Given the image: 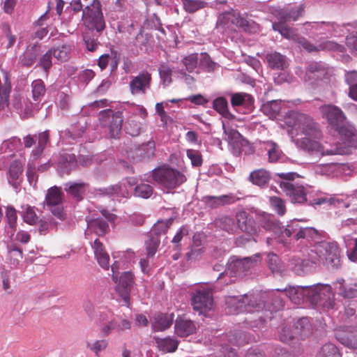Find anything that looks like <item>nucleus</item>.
<instances>
[{
    "label": "nucleus",
    "mask_w": 357,
    "mask_h": 357,
    "mask_svg": "<svg viewBox=\"0 0 357 357\" xmlns=\"http://www.w3.org/2000/svg\"><path fill=\"white\" fill-rule=\"evenodd\" d=\"M286 123L301 135L296 139V145L300 149L321 155H342L345 151L337 144H330L327 142L321 143L323 135L319 125L309 116L292 112L286 119Z\"/></svg>",
    "instance_id": "obj_1"
},
{
    "label": "nucleus",
    "mask_w": 357,
    "mask_h": 357,
    "mask_svg": "<svg viewBox=\"0 0 357 357\" xmlns=\"http://www.w3.org/2000/svg\"><path fill=\"white\" fill-rule=\"evenodd\" d=\"M82 19L86 26L83 33V40L89 51H94L99 45V34L105 28V22L99 0H93L82 12Z\"/></svg>",
    "instance_id": "obj_2"
},
{
    "label": "nucleus",
    "mask_w": 357,
    "mask_h": 357,
    "mask_svg": "<svg viewBox=\"0 0 357 357\" xmlns=\"http://www.w3.org/2000/svg\"><path fill=\"white\" fill-rule=\"evenodd\" d=\"M306 291L307 296L313 303L322 302V305L327 308H333V294L329 285H317L312 287L295 288L289 287L284 290L278 289L284 296H287L293 303L299 304L303 299L302 291Z\"/></svg>",
    "instance_id": "obj_3"
},
{
    "label": "nucleus",
    "mask_w": 357,
    "mask_h": 357,
    "mask_svg": "<svg viewBox=\"0 0 357 357\" xmlns=\"http://www.w3.org/2000/svg\"><path fill=\"white\" fill-rule=\"evenodd\" d=\"M227 313L239 314L241 312L259 314L264 307V303L259 296L253 294H245L240 296H228L226 298Z\"/></svg>",
    "instance_id": "obj_4"
},
{
    "label": "nucleus",
    "mask_w": 357,
    "mask_h": 357,
    "mask_svg": "<svg viewBox=\"0 0 357 357\" xmlns=\"http://www.w3.org/2000/svg\"><path fill=\"white\" fill-rule=\"evenodd\" d=\"M322 112L332 129L341 137H349L354 135L353 128L347 122L343 112L336 106L326 105Z\"/></svg>",
    "instance_id": "obj_5"
},
{
    "label": "nucleus",
    "mask_w": 357,
    "mask_h": 357,
    "mask_svg": "<svg viewBox=\"0 0 357 357\" xmlns=\"http://www.w3.org/2000/svg\"><path fill=\"white\" fill-rule=\"evenodd\" d=\"M154 181L167 189H174L186 181L185 176L169 166H161L152 171Z\"/></svg>",
    "instance_id": "obj_6"
},
{
    "label": "nucleus",
    "mask_w": 357,
    "mask_h": 357,
    "mask_svg": "<svg viewBox=\"0 0 357 357\" xmlns=\"http://www.w3.org/2000/svg\"><path fill=\"white\" fill-rule=\"evenodd\" d=\"M314 252L318 256L317 260L328 268L337 269L341 266L340 251L336 244L327 242L319 243L314 246Z\"/></svg>",
    "instance_id": "obj_7"
},
{
    "label": "nucleus",
    "mask_w": 357,
    "mask_h": 357,
    "mask_svg": "<svg viewBox=\"0 0 357 357\" xmlns=\"http://www.w3.org/2000/svg\"><path fill=\"white\" fill-rule=\"evenodd\" d=\"M100 320L102 322L100 333L103 337L108 336L112 331H123L131 328V322L119 316H114L111 312H102L100 315Z\"/></svg>",
    "instance_id": "obj_8"
},
{
    "label": "nucleus",
    "mask_w": 357,
    "mask_h": 357,
    "mask_svg": "<svg viewBox=\"0 0 357 357\" xmlns=\"http://www.w3.org/2000/svg\"><path fill=\"white\" fill-rule=\"evenodd\" d=\"M98 119L104 127L109 123V132L112 138L116 139L119 137L123 121L121 112H113L110 109H104L99 112Z\"/></svg>",
    "instance_id": "obj_9"
},
{
    "label": "nucleus",
    "mask_w": 357,
    "mask_h": 357,
    "mask_svg": "<svg viewBox=\"0 0 357 357\" xmlns=\"http://www.w3.org/2000/svg\"><path fill=\"white\" fill-rule=\"evenodd\" d=\"M191 304L199 314H205L213 305V292L211 289H197L192 295Z\"/></svg>",
    "instance_id": "obj_10"
},
{
    "label": "nucleus",
    "mask_w": 357,
    "mask_h": 357,
    "mask_svg": "<svg viewBox=\"0 0 357 357\" xmlns=\"http://www.w3.org/2000/svg\"><path fill=\"white\" fill-rule=\"evenodd\" d=\"M152 83L151 73L147 70L139 72L136 76L130 78L129 89L133 96L145 95L151 89Z\"/></svg>",
    "instance_id": "obj_11"
},
{
    "label": "nucleus",
    "mask_w": 357,
    "mask_h": 357,
    "mask_svg": "<svg viewBox=\"0 0 357 357\" xmlns=\"http://www.w3.org/2000/svg\"><path fill=\"white\" fill-rule=\"evenodd\" d=\"M280 187L293 204H304L307 202V190L299 184L281 181Z\"/></svg>",
    "instance_id": "obj_12"
},
{
    "label": "nucleus",
    "mask_w": 357,
    "mask_h": 357,
    "mask_svg": "<svg viewBox=\"0 0 357 357\" xmlns=\"http://www.w3.org/2000/svg\"><path fill=\"white\" fill-rule=\"evenodd\" d=\"M286 329H284L280 339L283 342H288L295 337H300L301 339L307 337L311 334L312 326L306 317H303L298 319L294 325L293 333L286 335Z\"/></svg>",
    "instance_id": "obj_13"
},
{
    "label": "nucleus",
    "mask_w": 357,
    "mask_h": 357,
    "mask_svg": "<svg viewBox=\"0 0 357 357\" xmlns=\"http://www.w3.org/2000/svg\"><path fill=\"white\" fill-rule=\"evenodd\" d=\"M134 283V275L130 271L123 272L118 278V281L116 283L117 284L116 291L128 307L130 305V294Z\"/></svg>",
    "instance_id": "obj_14"
},
{
    "label": "nucleus",
    "mask_w": 357,
    "mask_h": 357,
    "mask_svg": "<svg viewBox=\"0 0 357 357\" xmlns=\"http://www.w3.org/2000/svg\"><path fill=\"white\" fill-rule=\"evenodd\" d=\"M276 18L282 22L296 21L304 13V6L301 5L295 7H287L281 9H275L272 12Z\"/></svg>",
    "instance_id": "obj_15"
},
{
    "label": "nucleus",
    "mask_w": 357,
    "mask_h": 357,
    "mask_svg": "<svg viewBox=\"0 0 357 357\" xmlns=\"http://www.w3.org/2000/svg\"><path fill=\"white\" fill-rule=\"evenodd\" d=\"M237 222V229H239L249 234H253L257 231L255 221L252 218H249L245 211H239L236 215Z\"/></svg>",
    "instance_id": "obj_16"
},
{
    "label": "nucleus",
    "mask_w": 357,
    "mask_h": 357,
    "mask_svg": "<svg viewBox=\"0 0 357 357\" xmlns=\"http://www.w3.org/2000/svg\"><path fill=\"white\" fill-rule=\"evenodd\" d=\"M40 52V45L36 43L29 45L24 53L20 56V62L23 66L31 67L36 61Z\"/></svg>",
    "instance_id": "obj_17"
},
{
    "label": "nucleus",
    "mask_w": 357,
    "mask_h": 357,
    "mask_svg": "<svg viewBox=\"0 0 357 357\" xmlns=\"http://www.w3.org/2000/svg\"><path fill=\"white\" fill-rule=\"evenodd\" d=\"M304 24L307 26H310V29L314 30L315 33L317 35H326L328 36L337 32V25L334 22H306Z\"/></svg>",
    "instance_id": "obj_18"
},
{
    "label": "nucleus",
    "mask_w": 357,
    "mask_h": 357,
    "mask_svg": "<svg viewBox=\"0 0 357 357\" xmlns=\"http://www.w3.org/2000/svg\"><path fill=\"white\" fill-rule=\"evenodd\" d=\"M206 205L212 208H216L235 202V197L231 195H223L221 196L206 195L202 198Z\"/></svg>",
    "instance_id": "obj_19"
},
{
    "label": "nucleus",
    "mask_w": 357,
    "mask_h": 357,
    "mask_svg": "<svg viewBox=\"0 0 357 357\" xmlns=\"http://www.w3.org/2000/svg\"><path fill=\"white\" fill-rule=\"evenodd\" d=\"M86 222L89 231L99 236L105 235L109 231L108 223L102 218L86 219Z\"/></svg>",
    "instance_id": "obj_20"
},
{
    "label": "nucleus",
    "mask_w": 357,
    "mask_h": 357,
    "mask_svg": "<svg viewBox=\"0 0 357 357\" xmlns=\"http://www.w3.org/2000/svg\"><path fill=\"white\" fill-rule=\"evenodd\" d=\"M328 73V68L322 63L312 62L307 68L305 79H319Z\"/></svg>",
    "instance_id": "obj_21"
},
{
    "label": "nucleus",
    "mask_w": 357,
    "mask_h": 357,
    "mask_svg": "<svg viewBox=\"0 0 357 357\" xmlns=\"http://www.w3.org/2000/svg\"><path fill=\"white\" fill-rule=\"evenodd\" d=\"M195 324L188 319L178 318L175 323V332L180 337H187L195 332Z\"/></svg>",
    "instance_id": "obj_22"
},
{
    "label": "nucleus",
    "mask_w": 357,
    "mask_h": 357,
    "mask_svg": "<svg viewBox=\"0 0 357 357\" xmlns=\"http://www.w3.org/2000/svg\"><path fill=\"white\" fill-rule=\"evenodd\" d=\"M50 50L54 59L61 63L67 61L70 59L73 50L72 46L68 43H63Z\"/></svg>",
    "instance_id": "obj_23"
},
{
    "label": "nucleus",
    "mask_w": 357,
    "mask_h": 357,
    "mask_svg": "<svg viewBox=\"0 0 357 357\" xmlns=\"http://www.w3.org/2000/svg\"><path fill=\"white\" fill-rule=\"evenodd\" d=\"M173 314H160L154 318L152 328L154 331H163L169 328L173 323Z\"/></svg>",
    "instance_id": "obj_24"
},
{
    "label": "nucleus",
    "mask_w": 357,
    "mask_h": 357,
    "mask_svg": "<svg viewBox=\"0 0 357 357\" xmlns=\"http://www.w3.org/2000/svg\"><path fill=\"white\" fill-rule=\"evenodd\" d=\"M86 185H87L83 182H68L64 185V190L67 193L79 201L83 198V195L86 190Z\"/></svg>",
    "instance_id": "obj_25"
},
{
    "label": "nucleus",
    "mask_w": 357,
    "mask_h": 357,
    "mask_svg": "<svg viewBox=\"0 0 357 357\" xmlns=\"http://www.w3.org/2000/svg\"><path fill=\"white\" fill-rule=\"evenodd\" d=\"M271 176L268 171L264 169H259L252 171L249 176V180L254 185L262 187L266 185L270 181Z\"/></svg>",
    "instance_id": "obj_26"
},
{
    "label": "nucleus",
    "mask_w": 357,
    "mask_h": 357,
    "mask_svg": "<svg viewBox=\"0 0 357 357\" xmlns=\"http://www.w3.org/2000/svg\"><path fill=\"white\" fill-rule=\"evenodd\" d=\"M266 58L268 66L272 69L282 70L287 66L285 56L278 52L267 54Z\"/></svg>",
    "instance_id": "obj_27"
},
{
    "label": "nucleus",
    "mask_w": 357,
    "mask_h": 357,
    "mask_svg": "<svg viewBox=\"0 0 357 357\" xmlns=\"http://www.w3.org/2000/svg\"><path fill=\"white\" fill-rule=\"evenodd\" d=\"M63 193L61 188L54 186L48 189L46 196L45 202L47 206L59 205L63 202Z\"/></svg>",
    "instance_id": "obj_28"
},
{
    "label": "nucleus",
    "mask_w": 357,
    "mask_h": 357,
    "mask_svg": "<svg viewBox=\"0 0 357 357\" xmlns=\"http://www.w3.org/2000/svg\"><path fill=\"white\" fill-rule=\"evenodd\" d=\"M253 103V98L246 93H236L231 98V104L233 107L244 106L245 107H250Z\"/></svg>",
    "instance_id": "obj_29"
},
{
    "label": "nucleus",
    "mask_w": 357,
    "mask_h": 357,
    "mask_svg": "<svg viewBox=\"0 0 357 357\" xmlns=\"http://www.w3.org/2000/svg\"><path fill=\"white\" fill-rule=\"evenodd\" d=\"M244 271L243 263L241 260L232 261L228 265L227 271L220 275L218 280H221L227 275H229L230 277L237 276L243 273Z\"/></svg>",
    "instance_id": "obj_30"
},
{
    "label": "nucleus",
    "mask_w": 357,
    "mask_h": 357,
    "mask_svg": "<svg viewBox=\"0 0 357 357\" xmlns=\"http://www.w3.org/2000/svg\"><path fill=\"white\" fill-rule=\"evenodd\" d=\"M184 10L188 13H195L207 6L205 0H181Z\"/></svg>",
    "instance_id": "obj_31"
},
{
    "label": "nucleus",
    "mask_w": 357,
    "mask_h": 357,
    "mask_svg": "<svg viewBox=\"0 0 357 357\" xmlns=\"http://www.w3.org/2000/svg\"><path fill=\"white\" fill-rule=\"evenodd\" d=\"M236 11L231 10L220 14L218 17L217 24L225 28L235 26Z\"/></svg>",
    "instance_id": "obj_32"
},
{
    "label": "nucleus",
    "mask_w": 357,
    "mask_h": 357,
    "mask_svg": "<svg viewBox=\"0 0 357 357\" xmlns=\"http://www.w3.org/2000/svg\"><path fill=\"white\" fill-rule=\"evenodd\" d=\"M173 221V218H169L165 220H158L153 226L149 234L158 238L159 236L165 234L167 231L169 227L172 225Z\"/></svg>",
    "instance_id": "obj_33"
},
{
    "label": "nucleus",
    "mask_w": 357,
    "mask_h": 357,
    "mask_svg": "<svg viewBox=\"0 0 357 357\" xmlns=\"http://www.w3.org/2000/svg\"><path fill=\"white\" fill-rule=\"evenodd\" d=\"M102 194L109 195V196H116V197H128L129 195V192L126 189L125 186H123L120 183H117L115 185H110L107 188H105L102 190H100Z\"/></svg>",
    "instance_id": "obj_34"
},
{
    "label": "nucleus",
    "mask_w": 357,
    "mask_h": 357,
    "mask_svg": "<svg viewBox=\"0 0 357 357\" xmlns=\"http://www.w3.org/2000/svg\"><path fill=\"white\" fill-rule=\"evenodd\" d=\"M77 161L75 155L65 154L59 161V167L67 174H68L72 169H75Z\"/></svg>",
    "instance_id": "obj_35"
},
{
    "label": "nucleus",
    "mask_w": 357,
    "mask_h": 357,
    "mask_svg": "<svg viewBox=\"0 0 357 357\" xmlns=\"http://www.w3.org/2000/svg\"><path fill=\"white\" fill-rule=\"evenodd\" d=\"M226 337L229 344L234 346L240 347L248 342L245 334L241 331H231Z\"/></svg>",
    "instance_id": "obj_36"
},
{
    "label": "nucleus",
    "mask_w": 357,
    "mask_h": 357,
    "mask_svg": "<svg viewBox=\"0 0 357 357\" xmlns=\"http://www.w3.org/2000/svg\"><path fill=\"white\" fill-rule=\"evenodd\" d=\"M157 343L160 350L167 353L175 351L178 345L177 340L170 337L158 340Z\"/></svg>",
    "instance_id": "obj_37"
},
{
    "label": "nucleus",
    "mask_w": 357,
    "mask_h": 357,
    "mask_svg": "<svg viewBox=\"0 0 357 357\" xmlns=\"http://www.w3.org/2000/svg\"><path fill=\"white\" fill-rule=\"evenodd\" d=\"M286 22L278 20V22L273 23V29L278 31L282 36L289 39H294L296 35L294 31L285 25Z\"/></svg>",
    "instance_id": "obj_38"
},
{
    "label": "nucleus",
    "mask_w": 357,
    "mask_h": 357,
    "mask_svg": "<svg viewBox=\"0 0 357 357\" xmlns=\"http://www.w3.org/2000/svg\"><path fill=\"white\" fill-rule=\"evenodd\" d=\"M269 203L273 211L280 216L284 215L287 212L285 202L280 197L273 196L269 198Z\"/></svg>",
    "instance_id": "obj_39"
},
{
    "label": "nucleus",
    "mask_w": 357,
    "mask_h": 357,
    "mask_svg": "<svg viewBox=\"0 0 357 357\" xmlns=\"http://www.w3.org/2000/svg\"><path fill=\"white\" fill-rule=\"evenodd\" d=\"M281 110V102L271 100L263 105L264 112L271 118L275 117Z\"/></svg>",
    "instance_id": "obj_40"
},
{
    "label": "nucleus",
    "mask_w": 357,
    "mask_h": 357,
    "mask_svg": "<svg viewBox=\"0 0 357 357\" xmlns=\"http://www.w3.org/2000/svg\"><path fill=\"white\" fill-rule=\"evenodd\" d=\"M22 213L24 221L30 225H35L37 222L38 218L33 208L29 205H26L22 206Z\"/></svg>",
    "instance_id": "obj_41"
},
{
    "label": "nucleus",
    "mask_w": 357,
    "mask_h": 357,
    "mask_svg": "<svg viewBox=\"0 0 357 357\" xmlns=\"http://www.w3.org/2000/svg\"><path fill=\"white\" fill-rule=\"evenodd\" d=\"M31 87L33 100L40 101L46 91L44 82L41 79H36L32 82Z\"/></svg>",
    "instance_id": "obj_42"
},
{
    "label": "nucleus",
    "mask_w": 357,
    "mask_h": 357,
    "mask_svg": "<svg viewBox=\"0 0 357 357\" xmlns=\"http://www.w3.org/2000/svg\"><path fill=\"white\" fill-rule=\"evenodd\" d=\"M218 226L220 229L229 234H234L237 230V226L234 220L229 216H223L220 218L218 222Z\"/></svg>",
    "instance_id": "obj_43"
},
{
    "label": "nucleus",
    "mask_w": 357,
    "mask_h": 357,
    "mask_svg": "<svg viewBox=\"0 0 357 357\" xmlns=\"http://www.w3.org/2000/svg\"><path fill=\"white\" fill-rule=\"evenodd\" d=\"M317 357H340V355L335 344L327 343L321 348Z\"/></svg>",
    "instance_id": "obj_44"
},
{
    "label": "nucleus",
    "mask_w": 357,
    "mask_h": 357,
    "mask_svg": "<svg viewBox=\"0 0 357 357\" xmlns=\"http://www.w3.org/2000/svg\"><path fill=\"white\" fill-rule=\"evenodd\" d=\"M213 107L219 114L226 118H229L231 114L228 111L227 101L224 98H216L213 102Z\"/></svg>",
    "instance_id": "obj_45"
},
{
    "label": "nucleus",
    "mask_w": 357,
    "mask_h": 357,
    "mask_svg": "<svg viewBox=\"0 0 357 357\" xmlns=\"http://www.w3.org/2000/svg\"><path fill=\"white\" fill-rule=\"evenodd\" d=\"M124 129L128 135L131 136H137L141 131L140 123L133 118H129L126 120Z\"/></svg>",
    "instance_id": "obj_46"
},
{
    "label": "nucleus",
    "mask_w": 357,
    "mask_h": 357,
    "mask_svg": "<svg viewBox=\"0 0 357 357\" xmlns=\"http://www.w3.org/2000/svg\"><path fill=\"white\" fill-rule=\"evenodd\" d=\"M57 222L52 218L47 220H40L39 221L38 231L40 235H46L51 230L56 228Z\"/></svg>",
    "instance_id": "obj_47"
},
{
    "label": "nucleus",
    "mask_w": 357,
    "mask_h": 357,
    "mask_svg": "<svg viewBox=\"0 0 357 357\" xmlns=\"http://www.w3.org/2000/svg\"><path fill=\"white\" fill-rule=\"evenodd\" d=\"M158 72L165 85H169L172 82V69L166 63H162L158 68Z\"/></svg>",
    "instance_id": "obj_48"
},
{
    "label": "nucleus",
    "mask_w": 357,
    "mask_h": 357,
    "mask_svg": "<svg viewBox=\"0 0 357 357\" xmlns=\"http://www.w3.org/2000/svg\"><path fill=\"white\" fill-rule=\"evenodd\" d=\"M266 149L268 150L269 161L271 162H277L281 155V151L278 145L273 142H268Z\"/></svg>",
    "instance_id": "obj_49"
},
{
    "label": "nucleus",
    "mask_w": 357,
    "mask_h": 357,
    "mask_svg": "<svg viewBox=\"0 0 357 357\" xmlns=\"http://www.w3.org/2000/svg\"><path fill=\"white\" fill-rule=\"evenodd\" d=\"M318 235V231L313 227H303L300 226L298 234H295L294 238L300 240L302 238H314Z\"/></svg>",
    "instance_id": "obj_50"
},
{
    "label": "nucleus",
    "mask_w": 357,
    "mask_h": 357,
    "mask_svg": "<svg viewBox=\"0 0 357 357\" xmlns=\"http://www.w3.org/2000/svg\"><path fill=\"white\" fill-rule=\"evenodd\" d=\"M198 54L194 53L185 56L182 59V63L188 72L192 73L197 66Z\"/></svg>",
    "instance_id": "obj_51"
},
{
    "label": "nucleus",
    "mask_w": 357,
    "mask_h": 357,
    "mask_svg": "<svg viewBox=\"0 0 357 357\" xmlns=\"http://www.w3.org/2000/svg\"><path fill=\"white\" fill-rule=\"evenodd\" d=\"M11 86L6 82L3 86H0V109H4L8 105L9 94Z\"/></svg>",
    "instance_id": "obj_52"
},
{
    "label": "nucleus",
    "mask_w": 357,
    "mask_h": 357,
    "mask_svg": "<svg viewBox=\"0 0 357 357\" xmlns=\"http://www.w3.org/2000/svg\"><path fill=\"white\" fill-rule=\"evenodd\" d=\"M160 243L159 238L149 234V238L146 241L148 256L153 257L156 253Z\"/></svg>",
    "instance_id": "obj_53"
},
{
    "label": "nucleus",
    "mask_w": 357,
    "mask_h": 357,
    "mask_svg": "<svg viewBox=\"0 0 357 357\" xmlns=\"http://www.w3.org/2000/svg\"><path fill=\"white\" fill-rule=\"evenodd\" d=\"M200 66L204 71L211 73L215 70L217 63L212 61L208 54L204 53L202 55Z\"/></svg>",
    "instance_id": "obj_54"
},
{
    "label": "nucleus",
    "mask_w": 357,
    "mask_h": 357,
    "mask_svg": "<svg viewBox=\"0 0 357 357\" xmlns=\"http://www.w3.org/2000/svg\"><path fill=\"white\" fill-rule=\"evenodd\" d=\"M153 188L146 183H142L137 185L135 188V195L137 197L147 199L151 196Z\"/></svg>",
    "instance_id": "obj_55"
},
{
    "label": "nucleus",
    "mask_w": 357,
    "mask_h": 357,
    "mask_svg": "<svg viewBox=\"0 0 357 357\" xmlns=\"http://www.w3.org/2000/svg\"><path fill=\"white\" fill-rule=\"evenodd\" d=\"M188 158L190 160L193 167H199L202 165L203 159L201 153L195 149H188L186 151Z\"/></svg>",
    "instance_id": "obj_56"
},
{
    "label": "nucleus",
    "mask_w": 357,
    "mask_h": 357,
    "mask_svg": "<svg viewBox=\"0 0 357 357\" xmlns=\"http://www.w3.org/2000/svg\"><path fill=\"white\" fill-rule=\"evenodd\" d=\"M52 52L49 50L45 54H44L39 61V66L44 70L45 73H49L50 69L52 66Z\"/></svg>",
    "instance_id": "obj_57"
},
{
    "label": "nucleus",
    "mask_w": 357,
    "mask_h": 357,
    "mask_svg": "<svg viewBox=\"0 0 357 357\" xmlns=\"http://www.w3.org/2000/svg\"><path fill=\"white\" fill-rule=\"evenodd\" d=\"M268 264L271 271L275 273L281 271V265L278 255L270 253L268 255Z\"/></svg>",
    "instance_id": "obj_58"
},
{
    "label": "nucleus",
    "mask_w": 357,
    "mask_h": 357,
    "mask_svg": "<svg viewBox=\"0 0 357 357\" xmlns=\"http://www.w3.org/2000/svg\"><path fill=\"white\" fill-rule=\"evenodd\" d=\"M235 26L243 29L244 31H250L251 28L250 22L239 12H236V14Z\"/></svg>",
    "instance_id": "obj_59"
},
{
    "label": "nucleus",
    "mask_w": 357,
    "mask_h": 357,
    "mask_svg": "<svg viewBox=\"0 0 357 357\" xmlns=\"http://www.w3.org/2000/svg\"><path fill=\"white\" fill-rule=\"evenodd\" d=\"M108 346V342L106 340H96L93 344L87 343V347L93 351L96 356H98L100 351L105 350Z\"/></svg>",
    "instance_id": "obj_60"
},
{
    "label": "nucleus",
    "mask_w": 357,
    "mask_h": 357,
    "mask_svg": "<svg viewBox=\"0 0 357 357\" xmlns=\"http://www.w3.org/2000/svg\"><path fill=\"white\" fill-rule=\"evenodd\" d=\"M9 175L13 181H16L23 172L22 165L18 162H13L9 167Z\"/></svg>",
    "instance_id": "obj_61"
},
{
    "label": "nucleus",
    "mask_w": 357,
    "mask_h": 357,
    "mask_svg": "<svg viewBox=\"0 0 357 357\" xmlns=\"http://www.w3.org/2000/svg\"><path fill=\"white\" fill-rule=\"evenodd\" d=\"M316 261H310V260L304 259L299 264H296L295 266V271L298 275H303L307 273L312 266V264H315Z\"/></svg>",
    "instance_id": "obj_62"
},
{
    "label": "nucleus",
    "mask_w": 357,
    "mask_h": 357,
    "mask_svg": "<svg viewBox=\"0 0 357 357\" xmlns=\"http://www.w3.org/2000/svg\"><path fill=\"white\" fill-rule=\"evenodd\" d=\"M300 226L301 225L298 222H292L287 225V228L284 229L282 234L283 236H285L287 237H291L292 236L294 237L295 234H298V231H299Z\"/></svg>",
    "instance_id": "obj_63"
},
{
    "label": "nucleus",
    "mask_w": 357,
    "mask_h": 357,
    "mask_svg": "<svg viewBox=\"0 0 357 357\" xmlns=\"http://www.w3.org/2000/svg\"><path fill=\"white\" fill-rule=\"evenodd\" d=\"M346 45L353 54L357 55V33L347 36Z\"/></svg>",
    "instance_id": "obj_64"
}]
</instances>
